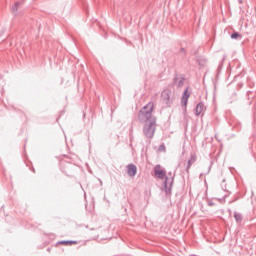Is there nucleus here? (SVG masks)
Instances as JSON below:
<instances>
[{
    "instance_id": "1",
    "label": "nucleus",
    "mask_w": 256,
    "mask_h": 256,
    "mask_svg": "<svg viewBox=\"0 0 256 256\" xmlns=\"http://www.w3.org/2000/svg\"><path fill=\"white\" fill-rule=\"evenodd\" d=\"M153 102L148 103L146 106L142 108V110L139 112L138 119L140 123H145L144 126V135L148 139H153V136L155 135V127L157 120L151 113H153Z\"/></svg>"
},
{
    "instance_id": "2",
    "label": "nucleus",
    "mask_w": 256,
    "mask_h": 256,
    "mask_svg": "<svg viewBox=\"0 0 256 256\" xmlns=\"http://www.w3.org/2000/svg\"><path fill=\"white\" fill-rule=\"evenodd\" d=\"M154 171H155V176L158 177V179H164L166 173H165V170L160 166H156L154 168Z\"/></svg>"
},
{
    "instance_id": "3",
    "label": "nucleus",
    "mask_w": 256,
    "mask_h": 256,
    "mask_svg": "<svg viewBox=\"0 0 256 256\" xmlns=\"http://www.w3.org/2000/svg\"><path fill=\"white\" fill-rule=\"evenodd\" d=\"M161 99L166 105H169V101H171V91L164 90L161 95Z\"/></svg>"
},
{
    "instance_id": "4",
    "label": "nucleus",
    "mask_w": 256,
    "mask_h": 256,
    "mask_svg": "<svg viewBox=\"0 0 256 256\" xmlns=\"http://www.w3.org/2000/svg\"><path fill=\"white\" fill-rule=\"evenodd\" d=\"M127 173L129 175V177H135V175H137V166L130 164L127 166Z\"/></svg>"
},
{
    "instance_id": "5",
    "label": "nucleus",
    "mask_w": 256,
    "mask_h": 256,
    "mask_svg": "<svg viewBox=\"0 0 256 256\" xmlns=\"http://www.w3.org/2000/svg\"><path fill=\"white\" fill-rule=\"evenodd\" d=\"M205 107L203 106L202 103H199L197 106H196V115L197 117H199V115H201V113H203Z\"/></svg>"
},
{
    "instance_id": "6",
    "label": "nucleus",
    "mask_w": 256,
    "mask_h": 256,
    "mask_svg": "<svg viewBox=\"0 0 256 256\" xmlns=\"http://www.w3.org/2000/svg\"><path fill=\"white\" fill-rule=\"evenodd\" d=\"M59 243L60 245H66V246L77 245V241H61Z\"/></svg>"
},
{
    "instance_id": "7",
    "label": "nucleus",
    "mask_w": 256,
    "mask_h": 256,
    "mask_svg": "<svg viewBox=\"0 0 256 256\" xmlns=\"http://www.w3.org/2000/svg\"><path fill=\"white\" fill-rule=\"evenodd\" d=\"M188 99H189V94L187 93V90H185L184 95H183V97H182V103H183L184 105H187Z\"/></svg>"
},
{
    "instance_id": "8",
    "label": "nucleus",
    "mask_w": 256,
    "mask_h": 256,
    "mask_svg": "<svg viewBox=\"0 0 256 256\" xmlns=\"http://www.w3.org/2000/svg\"><path fill=\"white\" fill-rule=\"evenodd\" d=\"M239 38H241V35L239 34V33H233L232 35H231V39H239Z\"/></svg>"
},
{
    "instance_id": "9",
    "label": "nucleus",
    "mask_w": 256,
    "mask_h": 256,
    "mask_svg": "<svg viewBox=\"0 0 256 256\" xmlns=\"http://www.w3.org/2000/svg\"><path fill=\"white\" fill-rule=\"evenodd\" d=\"M234 217H235L236 221H241V216L240 215L235 214Z\"/></svg>"
}]
</instances>
